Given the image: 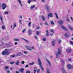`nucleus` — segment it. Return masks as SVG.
Returning a JSON list of instances; mask_svg holds the SVG:
<instances>
[{
  "label": "nucleus",
  "instance_id": "nucleus-1",
  "mask_svg": "<svg viewBox=\"0 0 73 73\" xmlns=\"http://www.w3.org/2000/svg\"><path fill=\"white\" fill-rule=\"evenodd\" d=\"M11 43L10 42H9V44L7 43H6L5 44L4 42H1V44H0V46H3L4 45H5L6 46H9V47H11Z\"/></svg>",
  "mask_w": 73,
  "mask_h": 73
},
{
  "label": "nucleus",
  "instance_id": "nucleus-2",
  "mask_svg": "<svg viewBox=\"0 0 73 73\" xmlns=\"http://www.w3.org/2000/svg\"><path fill=\"white\" fill-rule=\"evenodd\" d=\"M62 53L61 52V51L60 49V48H58V52L56 54V58H58L59 54L61 55L62 54Z\"/></svg>",
  "mask_w": 73,
  "mask_h": 73
},
{
  "label": "nucleus",
  "instance_id": "nucleus-3",
  "mask_svg": "<svg viewBox=\"0 0 73 73\" xmlns=\"http://www.w3.org/2000/svg\"><path fill=\"white\" fill-rule=\"evenodd\" d=\"M38 63L39 66H40L42 70L44 71V68L42 66V63L41 62V61L40 59H38Z\"/></svg>",
  "mask_w": 73,
  "mask_h": 73
},
{
  "label": "nucleus",
  "instance_id": "nucleus-4",
  "mask_svg": "<svg viewBox=\"0 0 73 73\" xmlns=\"http://www.w3.org/2000/svg\"><path fill=\"white\" fill-rule=\"evenodd\" d=\"M45 8L46 11H48V12H49V11H50V8L48 5H45Z\"/></svg>",
  "mask_w": 73,
  "mask_h": 73
},
{
  "label": "nucleus",
  "instance_id": "nucleus-5",
  "mask_svg": "<svg viewBox=\"0 0 73 73\" xmlns=\"http://www.w3.org/2000/svg\"><path fill=\"white\" fill-rule=\"evenodd\" d=\"M2 9L3 10H4L6 8L7 5H6L4 3H3L2 4Z\"/></svg>",
  "mask_w": 73,
  "mask_h": 73
},
{
  "label": "nucleus",
  "instance_id": "nucleus-6",
  "mask_svg": "<svg viewBox=\"0 0 73 73\" xmlns=\"http://www.w3.org/2000/svg\"><path fill=\"white\" fill-rule=\"evenodd\" d=\"M8 54V51H7V49L5 50V51H4L2 53V54L3 55H5V54Z\"/></svg>",
  "mask_w": 73,
  "mask_h": 73
},
{
  "label": "nucleus",
  "instance_id": "nucleus-7",
  "mask_svg": "<svg viewBox=\"0 0 73 73\" xmlns=\"http://www.w3.org/2000/svg\"><path fill=\"white\" fill-rule=\"evenodd\" d=\"M60 25H62L63 24L64 22L62 20H59L57 22Z\"/></svg>",
  "mask_w": 73,
  "mask_h": 73
},
{
  "label": "nucleus",
  "instance_id": "nucleus-8",
  "mask_svg": "<svg viewBox=\"0 0 73 73\" xmlns=\"http://www.w3.org/2000/svg\"><path fill=\"white\" fill-rule=\"evenodd\" d=\"M22 55H23V54L21 52H18L17 54V55H16V57H17V56H22Z\"/></svg>",
  "mask_w": 73,
  "mask_h": 73
},
{
  "label": "nucleus",
  "instance_id": "nucleus-9",
  "mask_svg": "<svg viewBox=\"0 0 73 73\" xmlns=\"http://www.w3.org/2000/svg\"><path fill=\"white\" fill-rule=\"evenodd\" d=\"M25 47L27 49L29 50H32V48H31V47H29L28 46H25Z\"/></svg>",
  "mask_w": 73,
  "mask_h": 73
},
{
  "label": "nucleus",
  "instance_id": "nucleus-10",
  "mask_svg": "<svg viewBox=\"0 0 73 73\" xmlns=\"http://www.w3.org/2000/svg\"><path fill=\"white\" fill-rule=\"evenodd\" d=\"M28 34H29L30 35H32V34L31 29H29L28 31Z\"/></svg>",
  "mask_w": 73,
  "mask_h": 73
},
{
  "label": "nucleus",
  "instance_id": "nucleus-11",
  "mask_svg": "<svg viewBox=\"0 0 73 73\" xmlns=\"http://www.w3.org/2000/svg\"><path fill=\"white\" fill-rule=\"evenodd\" d=\"M61 28H62V29H63L64 30H65L66 31H68V29L63 26H62V27Z\"/></svg>",
  "mask_w": 73,
  "mask_h": 73
},
{
  "label": "nucleus",
  "instance_id": "nucleus-12",
  "mask_svg": "<svg viewBox=\"0 0 73 73\" xmlns=\"http://www.w3.org/2000/svg\"><path fill=\"white\" fill-rule=\"evenodd\" d=\"M24 69L23 68H21L19 70V72H21V73H24Z\"/></svg>",
  "mask_w": 73,
  "mask_h": 73
},
{
  "label": "nucleus",
  "instance_id": "nucleus-13",
  "mask_svg": "<svg viewBox=\"0 0 73 73\" xmlns=\"http://www.w3.org/2000/svg\"><path fill=\"white\" fill-rule=\"evenodd\" d=\"M52 44L53 46H54L56 45V41L54 40L52 42Z\"/></svg>",
  "mask_w": 73,
  "mask_h": 73
},
{
  "label": "nucleus",
  "instance_id": "nucleus-14",
  "mask_svg": "<svg viewBox=\"0 0 73 73\" xmlns=\"http://www.w3.org/2000/svg\"><path fill=\"white\" fill-rule=\"evenodd\" d=\"M48 17H53V14L51 13L48 14Z\"/></svg>",
  "mask_w": 73,
  "mask_h": 73
},
{
  "label": "nucleus",
  "instance_id": "nucleus-15",
  "mask_svg": "<svg viewBox=\"0 0 73 73\" xmlns=\"http://www.w3.org/2000/svg\"><path fill=\"white\" fill-rule=\"evenodd\" d=\"M0 19L2 24H4V22H3V16L2 15L0 16Z\"/></svg>",
  "mask_w": 73,
  "mask_h": 73
},
{
  "label": "nucleus",
  "instance_id": "nucleus-16",
  "mask_svg": "<svg viewBox=\"0 0 73 73\" xmlns=\"http://www.w3.org/2000/svg\"><path fill=\"white\" fill-rule=\"evenodd\" d=\"M66 51L67 53H70L71 52V50L69 48L67 49H66Z\"/></svg>",
  "mask_w": 73,
  "mask_h": 73
},
{
  "label": "nucleus",
  "instance_id": "nucleus-17",
  "mask_svg": "<svg viewBox=\"0 0 73 73\" xmlns=\"http://www.w3.org/2000/svg\"><path fill=\"white\" fill-rule=\"evenodd\" d=\"M19 63H20V62H19V60H17L15 62V64L16 65H19Z\"/></svg>",
  "mask_w": 73,
  "mask_h": 73
},
{
  "label": "nucleus",
  "instance_id": "nucleus-18",
  "mask_svg": "<svg viewBox=\"0 0 73 73\" xmlns=\"http://www.w3.org/2000/svg\"><path fill=\"white\" fill-rule=\"evenodd\" d=\"M44 25H47V26H49V24L48 23V22H45L43 23Z\"/></svg>",
  "mask_w": 73,
  "mask_h": 73
},
{
  "label": "nucleus",
  "instance_id": "nucleus-19",
  "mask_svg": "<svg viewBox=\"0 0 73 73\" xmlns=\"http://www.w3.org/2000/svg\"><path fill=\"white\" fill-rule=\"evenodd\" d=\"M64 35L65 36V37H66V38L68 37H69V36H70V35L69 34H67V33H66L64 34Z\"/></svg>",
  "mask_w": 73,
  "mask_h": 73
},
{
  "label": "nucleus",
  "instance_id": "nucleus-20",
  "mask_svg": "<svg viewBox=\"0 0 73 73\" xmlns=\"http://www.w3.org/2000/svg\"><path fill=\"white\" fill-rule=\"evenodd\" d=\"M67 67L68 69H72V67H71V65L70 64H68L67 65Z\"/></svg>",
  "mask_w": 73,
  "mask_h": 73
},
{
  "label": "nucleus",
  "instance_id": "nucleus-21",
  "mask_svg": "<svg viewBox=\"0 0 73 73\" xmlns=\"http://www.w3.org/2000/svg\"><path fill=\"white\" fill-rule=\"evenodd\" d=\"M23 39L25 41V42H27V43H29V40H27L25 39L24 38H23Z\"/></svg>",
  "mask_w": 73,
  "mask_h": 73
},
{
  "label": "nucleus",
  "instance_id": "nucleus-22",
  "mask_svg": "<svg viewBox=\"0 0 73 73\" xmlns=\"http://www.w3.org/2000/svg\"><path fill=\"white\" fill-rule=\"evenodd\" d=\"M32 0H28L27 1V3L28 4H31V3L32 2Z\"/></svg>",
  "mask_w": 73,
  "mask_h": 73
},
{
  "label": "nucleus",
  "instance_id": "nucleus-23",
  "mask_svg": "<svg viewBox=\"0 0 73 73\" xmlns=\"http://www.w3.org/2000/svg\"><path fill=\"white\" fill-rule=\"evenodd\" d=\"M62 70L63 73H66V72L65 70V69H64V68H62Z\"/></svg>",
  "mask_w": 73,
  "mask_h": 73
},
{
  "label": "nucleus",
  "instance_id": "nucleus-24",
  "mask_svg": "<svg viewBox=\"0 0 73 73\" xmlns=\"http://www.w3.org/2000/svg\"><path fill=\"white\" fill-rule=\"evenodd\" d=\"M68 28H69V29H70V30H71V31H73V27H71L70 26H68Z\"/></svg>",
  "mask_w": 73,
  "mask_h": 73
},
{
  "label": "nucleus",
  "instance_id": "nucleus-25",
  "mask_svg": "<svg viewBox=\"0 0 73 73\" xmlns=\"http://www.w3.org/2000/svg\"><path fill=\"white\" fill-rule=\"evenodd\" d=\"M46 61L48 62V63L49 64V65L50 66H51V63H50V62L48 60H47Z\"/></svg>",
  "mask_w": 73,
  "mask_h": 73
},
{
  "label": "nucleus",
  "instance_id": "nucleus-26",
  "mask_svg": "<svg viewBox=\"0 0 73 73\" xmlns=\"http://www.w3.org/2000/svg\"><path fill=\"white\" fill-rule=\"evenodd\" d=\"M42 18L43 21H45V17L44 16H42Z\"/></svg>",
  "mask_w": 73,
  "mask_h": 73
},
{
  "label": "nucleus",
  "instance_id": "nucleus-27",
  "mask_svg": "<svg viewBox=\"0 0 73 73\" xmlns=\"http://www.w3.org/2000/svg\"><path fill=\"white\" fill-rule=\"evenodd\" d=\"M28 25L29 27H31V22H29L28 24Z\"/></svg>",
  "mask_w": 73,
  "mask_h": 73
},
{
  "label": "nucleus",
  "instance_id": "nucleus-28",
  "mask_svg": "<svg viewBox=\"0 0 73 73\" xmlns=\"http://www.w3.org/2000/svg\"><path fill=\"white\" fill-rule=\"evenodd\" d=\"M16 55L15 54L11 56V57H12V58H14L15 57H16Z\"/></svg>",
  "mask_w": 73,
  "mask_h": 73
},
{
  "label": "nucleus",
  "instance_id": "nucleus-29",
  "mask_svg": "<svg viewBox=\"0 0 73 73\" xmlns=\"http://www.w3.org/2000/svg\"><path fill=\"white\" fill-rule=\"evenodd\" d=\"M34 62H33L32 63H30L29 64V65H33V64H34Z\"/></svg>",
  "mask_w": 73,
  "mask_h": 73
},
{
  "label": "nucleus",
  "instance_id": "nucleus-30",
  "mask_svg": "<svg viewBox=\"0 0 73 73\" xmlns=\"http://www.w3.org/2000/svg\"><path fill=\"white\" fill-rule=\"evenodd\" d=\"M35 5H34L33 6H31V9H33L34 8H35Z\"/></svg>",
  "mask_w": 73,
  "mask_h": 73
},
{
  "label": "nucleus",
  "instance_id": "nucleus-31",
  "mask_svg": "<svg viewBox=\"0 0 73 73\" xmlns=\"http://www.w3.org/2000/svg\"><path fill=\"white\" fill-rule=\"evenodd\" d=\"M36 33L37 35V36H38V35H39V34H40V33L38 31H36Z\"/></svg>",
  "mask_w": 73,
  "mask_h": 73
},
{
  "label": "nucleus",
  "instance_id": "nucleus-32",
  "mask_svg": "<svg viewBox=\"0 0 73 73\" xmlns=\"http://www.w3.org/2000/svg\"><path fill=\"white\" fill-rule=\"evenodd\" d=\"M51 24H52V25H54V23L53 21H51Z\"/></svg>",
  "mask_w": 73,
  "mask_h": 73
},
{
  "label": "nucleus",
  "instance_id": "nucleus-33",
  "mask_svg": "<svg viewBox=\"0 0 73 73\" xmlns=\"http://www.w3.org/2000/svg\"><path fill=\"white\" fill-rule=\"evenodd\" d=\"M5 26H3L2 27V29H5Z\"/></svg>",
  "mask_w": 73,
  "mask_h": 73
},
{
  "label": "nucleus",
  "instance_id": "nucleus-34",
  "mask_svg": "<svg viewBox=\"0 0 73 73\" xmlns=\"http://www.w3.org/2000/svg\"><path fill=\"white\" fill-rule=\"evenodd\" d=\"M14 41H19V39H15L14 40Z\"/></svg>",
  "mask_w": 73,
  "mask_h": 73
},
{
  "label": "nucleus",
  "instance_id": "nucleus-35",
  "mask_svg": "<svg viewBox=\"0 0 73 73\" xmlns=\"http://www.w3.org/2000/svg\"><path fill=\"white\" fill-rule=\"evenodd\" d=\"M50 31L51 32H52V33H54V30L53 29L51 30Z\"/></svg>",
  "mask_w": 73,
  "mask_h": 73
},
{
  "label": "nucleus",
  "instance_id": "nucleus-36",
  "mask_svg": "<svg viewBox=\"0 0 73 73\" xmlns=\"http://www.w3.org/2000/svg\"><path fill=\"white\" fill-rule=\"evenodd\" d=\"M60 61H61V62H62V63L63 64H64V61L61 59H60Z\"/></svg>",
  "mask_w": 73,
  "mask_h": 73
},
{
  "label": "nucleus",
  "instance_id": "nucleus-37",
  "mask_svg": "<svg viewBox=\"0 0 73 73\" xmlns=\"http://www.w3.org/2000/svg\"><path fill=\"white\" fill-rule=\"evenodd\" d=\"M8 68H9V67L7 66H6L5 67V69H7Z\"/></svg>",
  "mask_w": 73,
  "mask_h": 73
},
{
  "label": "nucleus",
  "instance_id": "nucleus-38",
  "mask_svg": "<svg viewBox=\"0 0 73 73\" xmlns=\"http://www.w3.org/2000/svg\"><path fill=\"white\" fill-rule=\"evenodd\" d=\"M31 73V71L28 70H27L26 71V73Z\"/></svg>",
  "mask_w": 73,
  "mask_h": 73
},
{
  "label": "nucleus",
  "instance_id": "nucleus-39",
  "mask_svg": "<svg viewBox=\"0 0 73 73\" xmlns=\"http://www.w3.org/2000/svg\"><path fill=\"white\" fill-rule=\"evenodd\" d=\"M21 64H25V62H24V61H22L21 62Z\"/></svg>",
  "mask_w": 73,
  "mask_h": 73
},
{
  "label": "nucleus",
  "instance_id": "nucleus-40",
  "mask_svg": "<svg viewBox=\"0 0 73 73\" xmlns=\"http://www.w3.org/2000/svg\"><path fill=\"white\" fill-rule=\"evenodd\" d=\"M61 40L60 39L58 41V44H60L61 43Z\"/></svg>",
  "mask_w": 73,
  "mask_h": 73
},
{
  "label": "nucleus",
  "instance_id": "nucleus-41",
  "mask_svg": "<svg viewBox=\"0 0 73 73\" xmlns=\"http://www.w3.org/2000/svg\"><path fill=\"white\" fill-rule=\"evenodd\" d=\"M14 63H15V62H10V64H13Z\"/></svg>",
  "mask_w": 73,
  "mask_h": 73
},
{
  "label": "nucleus",
  "instance_id": "nucleus-42",
  "mask_svg": "<svg viewBox=\"0 0 73 73\" xmlns=\"http://www.w3.org/2000/svg\"><path fill=\"white\" fill-rule=\"evenodd\" d=\"M16 25H17L16 24H14V27L13 28V29H14V28H15V27H16Z\"/></svg>",
  "mask_w": 73,
  "mask_h": 73
},
{
  "label": "nucleus",
  "instance_id": "nucleus-43",
  "mask_svg": "<svg viewBox=\"0 0 73 73\" xmlns=\"http://www.w3.org/2000/svg\"><path fill=\"white\" fill-rule=\"evenodd\" d=\"M46 35L47 36H48L49 35V32H47L46 33Z\"/></svg>",
  "mask_w": 73,
  "mask_h": 73
},
{
  "label": "nucleus",
  "instance_id": "nucleus-44",
  "mask_svg": "<svg viewBox=\"0 0 73 73\" xmlns=\"http://www.w3.org/2000/svg\"><path fill=\"white\" fill-rule=\"evenodd\" d=\"M43 41H46V39L45 38H43Z\"/></svg>",
  "mask_w": 73,
  "mask_h": 73
},
{
  "label": "nucleus",
  "instance_id": "nucleus-45",
  "mask_svg": "<svg viewBox=\"0 0 73 73\" xmlns=\"http://www.w3.org/2000/svg\"><path fill=\"white\" fill-rule=\"evenodd\" d=\"M5 14L6 15H8V13L7 12L5 11Z\"/></svg>",
  "mask_w": 73,
  "mask_h": 73
},
{
  "label": "nucleus",
  "instance_id": "nucleus-46",
  "mask_svg": "<svg viewBox=\"0 0 73 73\" xmlns=\"http://www.w3.org/2000/svg\"><path fill=\"white\" fill-rule=\"evenodd\" d=\"M37 70H34V73H36Z\"/></svg>",
  "mask_w": 73,
  "mask_h": 73
},
{
  "label": "nucleus",
  "instance_id": "nucleus-47",
  "mask_svg": "<svg viewBox=\"0 0 73 73\" xmlns=\"http://www.w3.org/2000/svg\"><path fill=\"white\" fill-rule=\"evenodd\" d=\"M35 39H38V38L36 36H35Z\"/></svg>",
  "mask_w": 73,
  "mask_h": 73
},
{
  "label": "nucleus",
  "instance_id": "nucleus-48",
  "mask_svg": "<svg viewBox=\"0 0 73 73\" xmlns=\"http://www.w3.org/2000/svg\"><path fill=\"white\" fill-rule=\"evenodd\" d=\"M17 1H18L19 3H21V1L19 0H17Z\"/></svg>",
  "mask_w": 73,
  "mask_h": 73
},
{
  "label": "nucleus",
  "instance_id": "nucleus-49",
  "mask_svg": "<svg viewBox=\"0 0 73 73\" xmlns=\"http://www.w3.org/2000/svg\"><path fill=\"white\" fill-rule=\"evenodd\" d=\"M25 30H26V29H24V30H23V31H22V33H24V32H25Z\"/></svg>",
  "mask_w": 73,
  "mask_h": 73
},
{
  "label": "nucleus",
  "instance_id": "nucleus-50",
  "mask_svg": "<svg viewBox=\"0 0 73 73\" xmlns=\"http://www.w3.org/2000/svg\"><path fill=\"white\" fill-rule=\"evenodd\" d=\"M23 53H25V54H27V52L26 51H23Z\"/></svg>",
  "mask_w": 73,
  "mask_h": 73
},
{
  "label": "nucleus",
  "instance_id": "nucleus-51",
  "mask_svg": "<svg viewBox=\"0 0 73 73\" xmlns=\"http://www.w3.org/2000/svg\"><path fill=\"white\" fill-rule=\"evenodd\" d=\"M71 44H73L72 45L73 46V42L72 41H71L70 42Z\"/></svg>",
  "mask_w": 73,
  "mask_h": 73
},
{
  "label": "nucleus",
  "instance_id": "nucleus-52",
  "mask_svg": "<svg viewBox=\"0 0 73 73\" xmlns=\"http://www.w3.org/2000/svg\"><path fill=\"white\" fill-rule=\"evenodd\" d=\"M66 21H70V20L69 19L67 18V19H66Z\"/></svg>",
  "mask_w": 73,
  "mask_h": 73
},
{
  "label": "nucleus",
  "instance_id": "nucleus-53",
  "mask_svg": "<svg viewBox=\"0 0 73 73\" xmlns=\"http://www.w3.org/2000/svg\"><path fill=\"white\" fill-rule=\"evenodd\" d=\"M15 45H17V44H18V43L17 42H16L15 43Z\"/></svg>",
  "mask_w": 73,
  "mask_h": 73
},
{
  "label": "nucleus",
  "instance_id": "nucleus-54",
  "mask_svg": "<svg viewBox=\"0 0 73 73\" xmlns=\"http://www.w3.org/2000/svg\"><path fill=\"white\" fill-rule=\"evenodd\" d=\"M28 65H27L25 66V68H28Z\"/></svg>",
  "mask_w": 73,
  "mask_h": 73
},
{
  "label": "nucleus",
  "instance_id": "nucleus-55",
  "mask_svg": "<svg viewBox=\"0 0 73 73\" xmlns=\"http://www.w3.org/2000/svg\"><path fill=\"white\" fill-rule=\"evenodd\" d=\"M71 61V59L70 58V59H68V61Z\"/></svg>",
  "mask_w": 73,
  "mask_h": 73
},
{
  "label": "nucleus",
  "instance_id": "nucleus-56",
  "mask_svg": "<svg viewBox=\"0 0 73 73\" xmlns=\"http://www.w3.org/2000/svg\"><path fill=\"white\" fill-rule=\"evenodd\" d=\"M70 18L72 21H73V18H72V17H70Z\"/></svg>",
  "mask_w": 73,
  "mask_h": 73
},
{
  "label": "nucleus",
  "instance_id": "nucleus-57",
  "mask_svg": "<svg viewBox=\"0 0 73 73\" xmlns=\"http://www.w3.org/2000/svg\"><path fill=\"white\" fill-rule=\"evenodd\" d=\"M40 71V69H38L37 71V72L38 73H39V71Z\"/></svg>",
  "mask_w": 73,
  "mask_h": 73
},
{
  "label": "nucleus",
  "instance_id": "nucleus-58",
  "mask_svg": "<svg viewBox=\"0 0 73 73\" xmlns=\"http://www.w3.org/2000/svg\"><path fill=\"white\" fill-rule=\"evenodd\" d=\"M41 1L43 3H44L45 2V0H41Z\"/></svg>",
  "mask_w": 73,
  "mask_h": 73
},
{
  "label": "nucleus",
  "instance_id": "nucleus-59",
  "mask_svg": "<svg viewBox=\"0 0 73 73\" xmlns=\"http://www.w3.org/2000/svg\"><path fill=\"white\" fill-rule=\"evenodd\" d=\"M7 73H10V71H7Z\"/></svg>",
  "mask_w": 73,
  "mask_h": 73
},
{
  "label": "nucleus",
  "instance_id": "nucleus-60",
  "mask_svg": "<svg viewBox=\"0 0 73 73\" xmlns=\"http://www.w3.org/2000/svg\"><path fill=\"white\" fill-rule=\"evenodd\" d=\"M19 17L20 18V19H22V18H23V17L21 15L19 16Z\"/></svg>",
  "mask_w": 73,
  "mask_h": 73
},
{
  "label": "nucleus",
  "instance_id": "nucleus-61",
  "mask_svg": "<svg viewBox=\"0 0 73 73\" xmlns=\"http://www.w3.org/2000/svg\"><path fill=\"white\" fill-rule=\"evenodd\" d=\"M35 27H36V26L35 25H34L33 26V28H35Z\"/></svg>",
  "mask_w": 73,
  "mask_h": 73
},
{
  "label": "nucleus",
  "instance_id": "nucleus-62",
  "mask_svg": "<svg viewBox=\"0 0 73 73\" xmlns=\"http://www.w3.org/2000/svg\"><path fill=\"white\" fill-rule=\"evenodd\" d=\"M19 23L21 24V20H19Z\"/></svg>",
  "mask_w": 73,
  "mask_h": 73
},
{
  "label": "nucleus",
  "instance_id": "nucleus-63",
  "mask_svg": "<svg viewBox=\"0 0 73 73\" xmlns=\"http://www.w3.org/2000/svg\"><path fill=\"white\" fill-rule=\"evenodd\" d=\"M53 34L52 33H51L50 34V36H53Z\"/></svg>",
  "mask_w": 73,
  "mask_h": 73
},
{
  "label": "nucleus",
  "instance_id": "nucleus-64",
  "mask_svg": "<svg viewBox=\"0 0 73 73\" xmlns=\"http://www.w3.org/2000/svg\"><path fill=\"white\" fill-rule=\"evenodd\" d=\"M16 73H19V72L17 71L16 72Z\"/></svg>",
  "mask_w": 73,
  "mask_h": 73
}]
</instances>
